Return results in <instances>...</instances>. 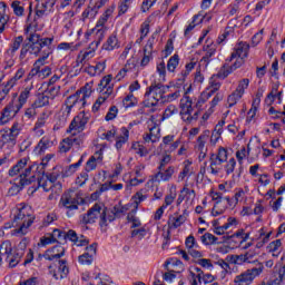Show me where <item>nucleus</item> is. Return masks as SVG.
Instances as JSON below:
<instances>
[{"instance_id": "f257e3e1", "label": "nucleus", "mask_w": 285, "mask_h": 285, "mask_svg": "<svg viewBox=\"0 0 285 285\" xmlns=\"http://www.w3.org/2000/svg\"><path fill=\"white\" fill-rule=\"evenodd\" d=\"M35 168H37L36 164H30V158L24 157L17 161L9 169V177H18L16 178L14 186L11 187V190H16V193H21L26 186H30V184H35L37 181V175H35Z\"/></svg>"}, {"instance_id": "f03ea898", "label": "nucleus", "mask_w": 285, "mask_h": 285, "mask_svg": "<svg viewBox=\"0 0 285 285\" xmlns=\"http://www.w3.org/2000/svg\"><path fill=\"white\" fill-rule=\"evenodd\" d=\"M35 212L29 205H20L18 213L13 217V224L16 226L17 233L20 235H27L28 228L35 224Z\"/></svg>"}, {"instance_id": "7ed1b4c3", "label": "nucleus", "mask_w": 285, "mask_h": 285, "mask_svg": "<svg viewBox=\"0 0 285 285\" xmlns=\"http://www.w3.org/2000/svg\"><path fill=\"white\" fill-rule=\"evenodd\" d=\"M168 90H170V86H164L159 82L151 83L145 92V107L155 108L159 104H165Z\"/></svg>"}, {"instance_id": "20e7f679", "label": "nucleus", "mask_w": 285, "mask_h": 285, "mask_svg": "<svg viewBox=\"0 0 285 285\" xmlns=\"http://www.w3.org/2000/svg\"><path fill=\"white\" fill-rule=\"evenodd\" d=\"M193 99L188 96V91H185L184 97L180 99V117L183 121L193 124L199 118V111L193 114Z\"/></svg>"}, {"instance_id": "39448f33", "label": "nucleus", "mask_w": 285, "mask_h": 285, "mask_svg": "<svg viewBox=\"0 0 285 285\" xmlns=\"http://www.w3.org/2000/svg\"><path fill=\"white\" fill-rule=\"evenodd\" d=\"M264 273V264L258 263L257 267L249 268L234 277V285H250Z\"/></svg>"}, {"instance_id": "423d86ee", "label": "nucleus", "mask_w": 285, "mask_h": 285, "mask_svg": "<svg viewBox=\"0 0 285 285\" xmlns=\"http://www.w3.org/2000/svg\"><path fill=\"white\" fill-rule=\"evenodd\" d=\"M29 52L30 55H35L36 57L39 56V52H41V49L52 46V41H55V38H41L39 33H31L29 37Z\"/></svg>"}, {"instance_id": "0eeeda50", "label": "nucleus", "mask_w": 285, "mask_h": 285, "mask_svg": "<svg viewBox=\"0 0 285 285\" xmlns=\"http://www.w3.org/2000/svg\"><path fill=\"white\" fill-rule=\"evenodd\" d=\"M112 12V8L107 9L102 17L97 21L96 27L87 32V35L96 37L98 41H104V38L106 37V31L108 30L106 28V22L108 21Z\"/></svg>"}, {"instance_id": "6e6552de", "label": "nucleus", "mask_w": 285, "mask_h": 285, "mask_svg": "<svg viewBox=\"0 0 285 285\" xmlns=\"http://www.w3.org/2000/svg\"><path fill=\"white\" fill-rule=\"evenodd\" d=\"M124 213H126V207L121 206V205H115L112 209H108L105 208V210H102V216H101V228H104V226H108V224L115 222L117 219V217H121V215H124Z\"/></svg>"}, {"instance_id": "1a4fd4ad", "label": "nucleus", "mask_w": 285, "mask_h": 285, "mask_svg": "<svg viewBox=\"0 0 285 285\" xmlns=\"http://www.w3.org/2000/svg\"><path fill=\"white\" fill-rule=\"evenodd\" d=\"M60 204L62 208H67V210H78L79 209V194L73 190L66 191L61 198Z\"/></svg>"}, {"instance_id": "9d476101", "label": "nucleus", "mask_w": 285, "mask_h": 285, "mask_svg": "<svg viewBox=\"0 0 285 285\" xmlns=\"http://www.w3.org/2000/svg\"><path fill=\"white\" fill-rule=\"evenodd\" d=\"M104 210H106V207H101V205L96 204L94 205L87 214L82 216V224H95L97 219L100 218V226H101V217L104 215Z\"/></svg>"}, {"instance_id": "9b49d317", "label": "nucleus", "mask_w": 285, "mask_h": 285, "mask_svg": "<svg viewBox=\"0 0 285 285\" xmlns=\"http://www.w3.org/2000/svg\"><path fill=\"white\" fill-rule=\"evenodd\" d=\"M58 264H59L58 272L55 268V266L52 265L48 266L49 275H51L53 279H57V281L65 279V277H68V274L70 273V269H68L67 261L60 259Z\"/></svg>"}, {"instance_id": "f8f14e48", "label": "nucleus", "mask_w": 285, "mask_h": 285, "mask_svg": "<svg viewBox=\"0 0 285 285\" xmlns=\"http://www.w3.org/2000/svg\"><path fill=\"white\" fill-rule=\"evenodd\" d=\"M21 108L22 107L19 106L16 100H11L2 110L0 121L2 124H8L9 119H13V117H17V114L19 112V110H21Z\"/></svg>"}, {"instance_id": "ddd939ff", "label": "nucleus", "mask_w": 285, "mask_h": 285, "mask_svg": "<svg viewBox=\"0 0 285 285\" xmlns=\"http://www.w3.org/2000/svg\"><path fill=\"white\" fill-rule=\"evenodd\" d=\"M90 117L86 115V112H80L78 116H76L71 124L69 125V132H72V130H77L78 132H82V130L86 128V124H88V120Z\"/></svg>"}, {"instance_id": "4468645a", "label": "nucleus", "mask_w": 285, "mask_h": 285, "mask_svg": "<svg viewBox=\"0 0 285 285\" xmlns=\"http://www.w3.org/2000/svg\"><path fill=\"white\" fill-rule=\"evenodd\" d=\"M248 50H250V45H248V42H239L235 46L234 51L226 61L230 62L233 59L237 58L246 59V57H248Z\"/></svg>"}, {"instance_id": "2eb2a0df", "label": "nucleus", "mask_w": 285, "mask_h": 285, "mask_svg": "<svg viewBox=\"0 0 285 285\" xmlns=\"http://www.w3.org/2000/svg\"><path fill=\"white\" fill-rule=\"evenodd\" d=\"M38 185L40 186V188H43L45 193H50L51 191V193H55V195H59L61 193V189H62L61 183L53 184L48 178H40L38 180Z\"/></svg>"}, {"instance_id": "dca6fc26", "label": "nucleus", "mask_w": 285, "mask_h": 285, "mask_svg": "<svg viewBox=\"0 0 285 285\" xmlns=\"http://www.w3.org/2000/svg\"><path fill=\"white\" fill-rule=\"evenodd\" d=\"M50 119V114L47 111H43L42 114H40V116L38 117L35 126H33V132L37 135V137H41L45 135V126L46 124H48V120Z\"/></svg>"}, {"instance_id": "f3484780", "label": "nucleus", "mask_w": 285, "mask_h": 285, "mask_svg": "<svg viewBox=\"0 0 285 285\" xmlns=\"http://www.w3.org/2000/svg\"><path fill=\"white\" fill-rule=\"evenodd\" d=\"M203 52L204 56L200 59V63H204V66H208L210 61H213V57L217 53V45L210 42L209 45L203 46Z\"/></svg>"}, {"instance_id": "a211bd4d", "label": "nucleus", "mask_w": 285, "mask_h": 285, "mask_svg": "<svg viewBox=\"0 0 285 285\" xmlns=\"http://www.w3.org/2000/svg\"><path fill=\"white\" fill-rule=\"evenodd\" d=\"M195 190L188 188V185L186 184L180 190V194L178 195L177 206H179V204H181L184 200H186V204H193L195 202Z\"/></svg>"}, {"instance_id": "6ab92c4d", "label": "nucleus", "mask_w": 285, "mask_h": 285, "mask_svg": "<svg viewBox=\"0 0 285 285\" xmlns=\"http://www.w3.org/2000/svg\"><path fill=\"white\" fill-rule=\"evenodd\" d=\"M99 43H101V41H99L97 39V37H94V41L90 43L89 50H87L82 53L79 62L83 63V61H90V59H92V57H95V52H96L97 48H99Z\"/></svg>"}, {"instance_id": "aec40b11", "label": "nucleus", "mask_w": 285, "mask_h": 285, "mask_svg": "<svg viewBox=\"0 0 285 285\" xmlns=\"http://www.w3.org/2000/svg\"><path fill=\"white\" fill-rule=\"evenodd\" d=\"M175 175V167L170 166L165 171L159 170L153 178V181H170Z\"/></svg>"}, {"instance_id": "412c9836", "label": "nucleus", "mask_w": 285, "mask_h": 285, "mask_svg": "<svg viewBox=\"0 0 285 285\" xmlns=\"http://www.w3.org/2000/svg\"><path fill=\"white\" fill-rule=\"evenodd\" d=\"M66 239H70L76 246H88V239L83 235L78 236L77 232L72 229L66 233Z\"/></svg>"}, {"instance_id": "4be33fe9", "label": "nucleus", "mask_w": 285, "mask_h": 285, "mask_svg": "<svg viewBox=\"0 0 285 285\" xmlns=\"http://www.w3.org/2000/svg\"><path fill=\"white\" fill-rule=\"evenodd\" d=\"M110 81H112V75L105 76L98 85L100 92L107 95V97H110L112 92V85H110Z\"/></svg>"}, {"instance_id": "5701e85b", "label": "nucleus", "mask_w": 285, "mask_h": 285, "mask_svg": "<svg viewBox=\"0 0 285 285\" xmlns=\"http://www.w3.org/2000/svg\"><path fill=\"white\" fill-rule=\"evenodd\" d=\"M110 81H112V75L105 76L98 85L100 92L107 95V97H110L112 92V85H110Z\"/></svg>"}, {"instance_id": "b1692460", "label": "nucleus", "mask_w": 285, "mask_h": 285, "mask_svg": "<svg viewBox=\"0 0 285 285\" xmlns=\"http://www.w3.org/2000/svg\"><path fill=\"white\" fill-rule=\"evenodd\" d=\"M53 142L52 140H50V138L48 137H42L38 145L35 148V154L36 155H43V153H46V150H48V148H52Z\"/></svg>"}, {"instance_id": "393cba45", "label": "nucleus", "mask_w": 285, "mask_h": 285, "mask_svg": "<svg viewBox=\"0 0 285 285\" xmlns=\"http://www.w3.org/2000/svg\"><path fill=\"white\" fill-rule=\"evenodd\" d=\"M6 144H17V138L12 135L9 129L0 130V149L6 146Z\"/></svg>"}, {"instance_id": "a878e982", "label": "nucleus", "mask_w": 285, "mask_h": 285, "mask_svg": "<svg viewBox=\"0 0 285 285\" xmlns=\"http://www.w3.org/2000/svg\"><path fill=\"white\" fill-rule=\"evenodd\" d=\"M101 155V150H99L95 153V156L89 158L85 167L86 173H92V170L97 169V161H101L104 159Z\"/></svg>"}, {"instance_id": "bb28decb", "label": "nucleus", "mask_w": 285, "mask_h": 285, "mask_svg": "<svg viewBox=\"0 0 285 285\" xmlns=\"http://www.w3.org/2000/svg\"><path fill=\"white\" fill-rule=\"evenodd\" d=\"M121 135L116 136V148L117 150H121V148H124V145L128 141L129 137H130V131L128 130V128L122 127L120 129Z\"/></svg>"}, {"instance_id": "cd10ccee", "label": "nucleus", "mask_w": 285, "mask_h": 285, "mask_svg": "<svg viewBox=\"0 0 285 285\" xmlns=\"http://www.w3.org/2000/svg\"><path fill=\"white\" fill-rule=\"evenodd\" d=\"M78 97H80V101H82V106H86V99L92 95V82H87L82 88L76 91Z\"/></svg>"}, {"instance_id": "c85d7f7f", "label": "nucleus", "mask_w": 285, "mask_h": 285, "mask_svg": "<svg viewBox=\"0 0 285 285\" xmlns=\"http://www.w3.org/2000/svg\"><path fill=\"white\" fill-rule=\"evenodd\" d=\"M223 164H224L223 160H219L218 158L210 155V157H209L210 174L215 175V177H217V175H219V173H222Z\"/></svg>"}, {"instance_id": "c756f323", "label": "nucleus", "mask_w": 285, "mask_h": 285, "mask_svg": "<svg viewBox=\"0 0 285 285\" xmlns=\"http://www.w3.org/2000/svg\"><path fill=\"white\" fill-rule=\"evenodd\" d=\"M161 137L160 129L157 126H154L149 129V134H146L144 136V140L148 144L151 141L153 144H157L159 141V138Z\"/></svg>"}, {"instance_id": "7c9ffc66", "label": "nucleus", "mask_w": 285, "mask_h": 285, "mask_svg": "<svg viewBox=\"0 0 285 285\" xmlns=\"http://www.w3.org/2000/svg\"><path fill=\"white\" fill-rule=\"evenodd\" d=\"M117 48H119V39H117V33H112L102 45V50H107L108 52H110L112 50H116Z\"/></svg>"}, {"instance_id": "2f4dec72", "label": "nucleus", "mask_w": 285, "mask_h": 285, "mask_svg": "<svg viewBox=\"0 0 285 285\" xmlns=\"http://www.w3.org/2000/svg\"><path fill=\"white\" fill-rule=\"evenodd\" d=\"M23 258V253L22 252H11V254L8 255L6 258L7 262L9 263V268H16V266H19V263Z\"/></svg>"}, {"instance_id": "473e14b6", "label": "nucleus", "mask_w": 285, "mask_h": 285, "mask_svg": "<svg viewBox=\"0 0 285 285\" xmlns=\"http://www.w3.org/2000/svg\"><path fill=\"white\" fill-rule=\"evenodd\" d=\"M77 104H83V101H81L79 94L76 92L66 99L63 108L72 112V108H75Z\"/></svg>"}, {"instance_id": "72a5a7b5", "label": "nucleus", "mask_w": 285, "mask_h": 285, "mask_svg": "<svg viewBox=\"0 0 285 285\" xmlns=\"http://www.w3.org/2000/svg\"><path fill=\"white\" fill-rule=\"evenodd\" d=\"M282 240L276 239L268 244L267 250L271 253L274 257H279L282 255Z\"/></svg>"}, {"instance_id": "f704fd0d", "label": "nucleus", "mask_w": 285, "mask_h": 285, "mask_svg": "<svg viewBox=\"0 0 285 285\" xmlns=\"http://www.w3.org/2000/svg\"><path fill=\"white\" fill-rule=\"evenodd\" d=\"M224 126H226V120H220L216 126L212 134V141L214 140V144H217L219 140V137H222V134L224 132Z\"/></svg>"}, {"instance_id": "c9c22d12", "label": "nucleus", "mask_w": 285, "mask_h": 285, "mask_svg": "<svg viewBox=\"0 0 285 285\" xmlns=\"http://www.w3.org/2000/svg\"><path fill=\"white\" fill-rule=\"evenodd\" d=\"M30 90H32V87H26L19 95L18 100H16V104L21 106H26L28 98L30 97Z\"/></svg>"}, {"instance_id": "e433bc0d", "label": "nucleus", "mask_w": 285, "mask_h": 285, "mask_svg": "<svg viewBox=\"0 0 285 285\" xmlns=\"http://www.w3.org/2000/svg\"><path fill=\"white\" fill-rule=\"evenodd\" d=\"M50 104V96L48 94H39L33 106L36 108H43V106H48Z\"/></svg>"}, {"instance_id": "4c0bfd02", "label": "nucleus", "mask_w": 285, "mask_h": 285, "mask_svg": "<svg viewBox=\"0 0 285 285\" xmlns=\"http://www.w3.org/2000/svg\"><path fill=\"white\" fill-rule=\"evenodd\" d=\"M185 223H186V216H184V215L170 217L168 220L170 228H179V226H181Z\"/></svg>"}, {"instance_id": "58836bf2", "label": "nucleus", "mask_w": 285, "mask_h": 285, "mask_svg": "<svg viewBox=\"0 0 285 285\" xmlns=\"http://www.w3.org/2000/svg\"><path fill=\"white\" fill-rule=\"evenodd\" d=\"M258 253L255 249H248L245 253V262L246 264H259V261L257 259Z\"/></svg>"}, {"instance_id": "ea45409f", "label": "nucleus", "mask_w": 285, "mask_h": 285, "mask_svg": "<svg viewBox=\"0 0 285 285\" xmlns=\"http://www.w3.org/2000/svg\"><path fill=\"white\" fill-rule=\"evenodd\" d=\"M242 97H244V95L237 91V89L233 91V94L229 95L227 98L228 108H233V106H236Z\"/></svg>"}, {"instance_id": "a19ab883", "label": "nucleus", "mask_w": 285, "mask_h": 285, "mask_svg": "<svg viewBox=\"0 0 285 285\" xmlns=\"http://www.w3.org/2000/svg\"><path fill=\"white\" fill-rule=\"evenodd\" d=\"M284 277H285V272L283 267L282 269H279L277 277L271 278L266 283H262V284L263 285H282V283L284 282Z\"/></svg>"}, {"instance_id": "79ce46f5", "label": "nucleus", "mask_w": 285, "mask_h": 285, "mask_svg": "<svg viewBox=\"0 0 285 285\" xmlns=\"http://www.w3.org/2000/svg\"><path fill=\"white\" fill-rule=\"evenodd\" d=\"M138 101L135 95L129 94L122 99V106L124 108H135L137 106Z\"/></svg>"}, {"instance_id": "37998d69", "label": "nucleus", "mask_w": 285, "mask_h": 285, "mask_svg": "<svg viewBox=\"0 0 285 285\" xmlns=\"http://www.w3.org/2000/svg\"><path fill=\"white\" fill-rule=\"evenodd\" d=\"M131 149L135 150L136 155H139V157H147L148 155V148H146L144 145L139 142H134L131 145Z\"/></svg>"}, {"instance_id": "c03bdc74", "label": "nucleus", "mask_w": 285, "mask_h": 285, "mask_svg": "<svg viewBox=\"0 0 285 285\" xmlns=\"http://www.w3.org/2000/svg\"><path fill=\"white\" fill-rule=\"evenodd\" d=\"M200 242L205 246H212L213 244H217V237L210 233H205L203 236H200Z\"/></svg>"}, {"instance_id": "a18cd8bd", "label": "nucleus", "mask_w": 285, "mask_h": 285, "mask_svg": "<svg viewBox=\"0 0 285 285\" xmlns=\"http://www.w3.org/2000/svg\"><path fill=\"white\" fill-rule=\"evenodd\" d=\"M12 252V243H10V240H4L3 243H1L0 245V255L1 256H9L11 255Z\"/></svg>"}, {"instance_id": "49530a36", "label": "nucleus", "mask_w": 285, "mask_h": 285, "mask_svg": "<svg viewBox=\"0 0 285 285\" xmlns=\"http://www.w3.org/2000/svg\"><path fill=\"white\" fill-rule=\"evenodd\" d=\"M179 66V55H174L169 58L167 62L168 72H175L176 68Z\"/></svg>"}, {"instance_id": "de8ad7c7", "label": "nucleus", "mask_w": 285, "mask_h": 285, "mask_svg": "<svg viewBox=\"0 0 285 285\" xmlns=\"http://www.w3.org/2000/svg\"><path fill=\"white\" fill-rule=\"evenodd\" d=\"M11 8L16 17H23V13L26 12V8H23V6L21 4V1H18V0L13 1L11 3Z\"/></svg>"}, {"instance_id": "09e8293b", "label": "nucleus", "mask_w": 285, "mask_h": 285, "mask_svg": "<svg viewBox=\"0 0 285 285\" xmlns=\"http://www.w3.org/2000/svg\"><path fill=\"white\" fill-rule=\"evenodd\" d=\"M212 157H215L216 159L223 161L224 164H226V161H228V150H226V148L220 147L218 148L217 154H210Z\"/></svg>"}, {"instance_id": "8fccbe9b", "label": "nucleus", "mask_w": 285, "mask_h": 285, "mask_svg": "<svg viewBox=\"0 0 285 285\" xmlns=\"http://www.w3.org/2000/svg\"><path fill=\"white\" fill-rule=\"evenodd\" d=\"M22 43H23V36L16 37L8 52H10L11 55H14V52H17V50L21 48Z\"/></svg>"}, {"instance_id": "3c124183", "label": "nucleus", "mask_w": 285, "mask_h": 285, "mask_svg": "<svg viewBox=\"0 0 285 285\" xmlns=\"http://www.w3.org/2000/svg\"><path fill=\"white\" fill-rule=\"evenodd\" d=\"M70 109H66L65 107L61 108V111L59 114V126H66V122L68 121V118L70 117Z\"/></svg>"}, {"instance_id": "603ef678", "label": "nucleus", "mask_w": 285, "mask_h": 285, "mask_svg": "<svg viewBox=\"0 0 285 285\" xmlns=\"http://www.w3.org/2000/svg\"><path fill=\"white\" fill-rule=\"evenodd\" d=\"M72 148V141L70 138H65L63 140L60 141L59 144V153H68Z\"/></svg>"}, {"instance_id": "864d4df0", "label": "nucleus", "mask_w": 285, "mask_h": 285, "mask_svg": "<svg viewBox=\"0 0 285 285\" xmlns=\"http://www.w3.org/2000/svg\"><path fill=\"white\" fill-rule=\"evenodd\" d=\"M6 2H0V27L6 28L8 23V16H6Z\"/></svg>"}, {"instance_id": "5fc2aeb1", "label": "nucleus", "mask_w": 285, "mask_h": 285, "mask_svg": "<svg viewBox=\"0 0 285 285\" xmlns=\"http://www.w3.org/2000/svg\"><path fill=\"white\" fill-rule=\"evenodd\" d=\"M175 199H177V190H169V194L167 196H165V204L163 206H165V208H168V206L173 205V202H175Z\"/></svg>"}, {"instance_id": "6e6d98bb", "label": "nucleus", "mask_w": 285, "mask_h": 285, "mask_svg": "<svg viewBox=\"0 0 285 285\" xmlns=\"http://www.w3.org/2000/svg\"><path fill=\"white\" fill-rule=\"evenodd\" d=\"M227 259H229L232 262V264H246V256L245 254H240V255H230L227 256Z\"/></svg>"}, {"instance_id": "4d7b16f0", "label": "nucleus", "mask_w": 285, "mask_h": 285, "mask_svg": "<svg viewBox=\"0 0 285 285\" xmlns=\"http://www.w3.org/2000/svg\"><path fill=\"white\" fill-rule=\"evenodd\" d=\"M8 130H10L11 135L16 137H19V135H21V130H23V125L21 122H13L11 128H9Z\"/></svg>"}, {"instance_id": "13d9d810", "label": "nucleus", "mask_w": 285, "mask_h": 285, "mask_svg": "<svg viewBox=\"0 0 285 285\" xmlns=\"http://www.w3.org/2000/svg\"><path fill=\"white\" fill-rule=\"evenodd\" d=\"M97 17V10H95L91 4L85 9L82 12V21H86V19H95Z\"/></svg>"}, {"instance_id": "bf43d9fd", "label": "nucleus", "mask_w": 285, "mask_h": 285, "mask_svg": "<svg viewBox=\"0 0 285 285\" xmlns=\"http://www.w3.org/2000/svg\"><path fill=\"white\" fill-rule=\"evenodd\" d=\"M186 248L188 250H191L193 248H199V244H197V240L195 239V236L189 235L185 240Z\"/></svg>"}, {"instance_id": "052dcab7", "label": "nucleus", "mask_w": 285, "mask_h": 285, "mask_svg": "<svg viewBox=\"0 0 285 285\" xmlns=\"http://www.w3.org/2000/svg\"><path fill=\"white\" fill-rule=\"evenodd\" d=\"M51 235L53 236V242H66V232H61V229H53Z\"/></svg>"}, {"instance_id": "680f3d73", "label": "nucleus", "mask_w": 285, "mask_h": 285, "mask_svg": "<svg viewBox=\"0 0 285 285\" xmlns=\"http://www.w3.org/2000/svg\"><path fill=\"white\" fill-rule=\"evenodd\" d=\"M179 112V109L175 105H169L165 111H164V119H170L173 115H177Z\"/></svg>"}, {"instance_id": "e2e57ef3", "label": "nucleus", "mask_w": 285, "mask_h": 285, "mask_svg": "<svg viewBox=\"0 0 285 285\" xmlns=\"http://www.w3.org/2000/svg\"><path fill=\"white\" fill-rule=\"evenodd\" d=\"M246 193L244 191V189H239L238 191H236V194L233 197V203L230 204L232 207L237 206V204H239V202L244 200Z\"/></svg>"}, {"instance_id": "0e129e2a", "label": "nucleus", "mask_w": 285, "mask_h": 285, "mask_svg": "<svg viewBox=\"0 0 285 285\" xmlns=\"http://www.w3.org/2000/svg\"><path fill=\"white\" fill-rule=\"evenodd\" d=\"M59 177H61V171L57 170L56 168L52 170V173L46 174V179L52 181L53 184H59V181H57Z\"/></svg>"}, {"instance_id": "69168bd1", "label": "nucleus", "mask_w": 285, "mask_h": 285, "mask_svg": "<svg viewBox=\"0 0 285 285\" xmlns=\"http://www.w3.org/2000/svg\"><path fill=\"white\" fill-rule=\"evenodd\" d=\"M52 222H57V214H55V213L48 214L43 218L41 228H46V227L50 226V224H52Z\"/></svg>"}, {"instance_id": "338daca9", "label": "nucleus", "mask_w": 285, "mask_h": 285, "mask_svg": "<svg viewBox=\"0 0 285 285\" xmlns=\"http://www.w3.org/2000/svg\"><path fill=\"white\" fill-rule=\"evenodd\" d=\"M237 166V161L235 158H230L225 165L226 175H233L235 173V167Z\"/></svg>"}, {"instance_id": "774afa93", "label": "nucleus", "mask_w": 285, "mask_h": 285, "mask_svg": "<svg viewBox=\"0 0 285 285\" xmlns=\"http://www.w3.org/2000/svg\"><path fill=\"white\" fill-rule=\"evenodd\" d=\"M210 197L213 202H216L214 205L222 206L224 204V196L219 191H210Z\"/></svg>"}]
</instances>
